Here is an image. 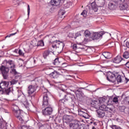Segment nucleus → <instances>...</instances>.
Wrapping results in <instances>:
<instances>
[{"label":"nucleus","instance_id":"1","mask_svg":"<svg viewBox=\"0 0 129 129\" xmlns=\"http://www.w3.org/2000/svg\"><path fill=\"white\" fill-rule=\"evenodd\" d=\"M49 92H44L43 96L42 106L45 107L42 110V114L43 115H50L53 112V107L50 104L49 97H48Z\"/></svg>","mask_w":129,"mask_h":129},{"label":"nucleus","instance_id":"2","mask_svg":"<svg viewBox=\"0 0 129 129\" xmlns=\"http://www.w3.org/2000/svg\"><path fill=\"white\" fill-rule=\"evenodd\" d=\"M58 92L59 97L62 98L59 100V102L64 103L65 101H68L70 99H71L72 102L75 101V96L74 94L67 93L64 90H59Z\"/></svg>","mask_w":129,"mask_h":129},{"label":"nucleus","instance_id":"3","mask_svg":"<svg viewBox=\"0 0 129 129\" xmlns=\"http://www.w3.org/2000/svg\"><path fill=\"white\" fill-rule=\"evenodd\" d=\"M113 109L112 108H110L109 106H106L104 104H102L99 108L96 110L97 116L98 117H100L102 118V117H104L105 116V111L106 112H109L111 113L113 111Z\"/></svg>","mask_w":129,"mask_h":129},{"label":"nucleus","instance_id":"4","mask_svg":"<svg viewBox=\"0 0 129 129\" xmlns=\"http://www.w3.org/2000/svg\"><path fill=\"white\" fill-rule=\"evenodd\" d=\"M13 113L15 117L21 121V123H23L24 121V116L22 115L21 110L19 109V107L16 105H13Z\"/></svg>","mask_w":129,"mask_h":129},{"label":"nucleus","instance_id":"5","mask_svg":"<svg viewBox=\"0 0 129 129\" xmlns=\"http://www.w3.org/2000/svg\"><path fill=\"white\" fill-rule=\"evenodd\" d=\"M49 43L52 44V48H55L57 53H61L62 52V50H63L64 46V43L62 42H60V41L58 40H55L54 41H49Z\"/></svg>","mask_w":129,"mask_h":129},{"label":"nucleus","instance_id":"6","mask_svg":"<svg viewBox=\"0 0 129 129\" xmlns=\"http://www.w3.org/2000/svg\"><path fill=\"white\" fill-rule=\"evenodd\" d=\"M7 62L8 61L7 60H4L1 68V71L4 79H8V77H9V68H7Z\"/></svg>","mask_w":129,"mask_h":129},{"label":"nucleus","instance_id":"7","mask_svg":"<svg viewBox=\"0 0 129 129\" xmlns=\"http://www.w3.org/2000/svg\"><path fill=\"white\" fill-rule=\"evenodd\" d=\"M1 94H6V95H9L11 93V89L8 88L9 86V82L6 81H2L1 82Z\"/></svg>","mask_w":129,"mask_h":129},{"label":"nucleus","instance_id":"8","mask_svg":"<svg viewBox=\"0 0 129 129\" xmlns=\"http://www.w3.org/2000/svg\"><path fill=\"white\" fill-rule=\"evenodd\" d=\"M85 88H86V87H80L77 88V89L75 90H71V91L75 92L77 99L79 100H81V99L84 97V93H83V92H82V89H85Z\"/></svg>","mask_w":129,"mask_h":129},{"label":"nucleus","instance_id":"9","mask_svg":"<svg viewBox=\"0 0 129 129\" xmlns=\"http://www.w3.org/2000/svg\"><path fill=\"white\" fill-rule=\"evenodd\" d=\"M116 76H117V73H112L111 72H108L106 75L107 80L109 81V82L114 83V82L116 81Z\"/></svg>","mask_w":129,"mask_h":129},{"label":"nucleus","instance_id":"10","mask_svg":"<svg viewBox=\"0 0 129 129\" xmlns=\"http://www.w3.org/2000/svg\"><path fill=\"white\" fill-rule=\"evenodd\" d=\"M37 90V88L35 86L29 85L27 88V93L29 97H34L35 92Z\"/></svg>","mask_w":129,"mask_h":129},{"label":"nucleus","instance_id":"11","mask_svg":"<svg viewBox=\"0 0 129 129\" xmlns=\"http://www.w3.org/2000/svg\"><path fill=\"white\" fill-rule=\"evenodd\" d=\"M104 34H105V33L104 31L93 32L91 39H92V40H99V39H102V36H103Z\"/></svg>","mask_w":129,"mask_h":129},{"label":"nucleus","instance_id":"12","mask_svg":"<svg viewBox=\"0 0 129 129\" xmlns=\"http://www.w3.org/2000/svg\"><path fill=\"white\" fill-rule=\"evenodd\" d=\"M69 126L73 129H84V126L82 125H79L78 121L75 123H70Z\"/></svg>","mask_w":129,"mask_h":129},{"label":"nucleus","instance_id":"13","mask_svg":"<svg viewBox=\"0 0 129 129\" xmlns=\"http://www.w3.org/2000/svg\"><path fill=\"white\" fill-rule=\"evenodd\" d=\"M122 61H124V59L119 55H117L112 59L113 63H114L115 64H119V63H121Z\"/></svg>","mask_w":129,"mask_h":129},{"label":"nucleus","instance_id":"14","mask_svg":"<svg viewBox=\"0 0 129 129\" xmlns=\"http://www.w3.org/2000/svg\"><path fill=\"white\" fill-rule=\"evenodd\" d=\"M62 119L63 122L68 124L73 120V116L72 115H64L63 116Z\"/></svg>","mask_w":129,"mask_h":129},{"label":"nucleus","instance_id":"15","mask_svg":"<svg viewBox=\"0 0 129 129\" xmlns=\"http://www.w3.org/2000/svg\"><path fill=\"white\" fill-rule=\"evenodd\" d=\"M65 0H51L50 2V5L51 6H54L57 7L60 5V4H64Z\"/></svg>","mask_w":129,"mask_h":129},{"label":"nucleus","instance_id":"16","mask_svg":"<svg viewBox=\"0 0 129 129\" xmlns=\"http://www.w3.org/2000/svg\"><path fill=\"white\" fill-rule=\"evenodd\" d=\"M78 112H79V115H80V116H82V117H84V118L88 119L90 117V116L89 115V114L83 111V110L79 109Z\"/></svg>","mask_w":129,"mask_h":129},{"label":"nucleus","instance_id":"17","mask_svg":"<svg viewBox=\"0 0 129 129\" xmlns=\"http://www.w3.org/2000/svg\"><path fill=\"white\" fill-rule=\"evenodd\" d=\"M47 75H49L50 77H52V78L55 79L56 78H58V77L60 76V73L56 71H54V72H52L49 74H47Z\"/></svg>","mask_w":129,"mask_h":129},{"label":"nucleus","instance_id":"18","mask_svg":"<svg viewBox=\"0 0 129 129\" xmlns=\"http://www.w3.org/2000/svg\"><path fill=\"white\" fill-rule=\"evenodd\" d=\"M92 107H94V108H96V109L98 108H100V107L101 106L100 102L99 101H92L91 103Z\"/></svg>","mask_w":129,"mask_h":129},{"label":"nucleus","instance_id":"19","mask_svg":"<svg viewBox=\"0 0 129 129\" xmlns=\"http://www.w3.org/2000/svg\"><path fill=\"white\" fill-rule=\"evenodd\" d=\"M6 65V68H8V69H10V68H11V69L12 68H15V62L12 60H9L7 61V63Z\"/></svg>","mask_w":129,"mask_h":129},{"label":"nucleus","instance_id":"20","mask_svg":"<svg viewBox=\"0 0 129 129\" xmlns=\"http://www.w3.org/2000/svg\"><path fill=\"white\" fill-rule=\"evenodd\" d=\"M119 9L121 11H127L128 10V5H127V4L123 3L120 5Z\"/></svg>","mask_w":129,"mask_h":129},{"label":"nucleus","instance_id":"21","mask_svg":"<svg viewBox=\"0 0 129 129\" xmlns=\"http://www.w3.org/2000/svg\"><path fill=\"white\" fill-rule=\"evenodd\" d=\"M1 128L2 129H8L7 127L8 126V123L4 120L3 117L1 119Z\"/></svg>","mask_w":129,"mask_h":129},{"label":"nucleus","instance_id":"22","mask_svg":"<svg viewBox=\"0 0 129 129\" xmlns=\"http://www.w3.org/2000/svg\"><path fill=\"white\" fill-rule=\"evenodd\" d=\"M81 35H82L81 32H78L77 33L75 34V36L73 35V34H70L69 35V37H70V38H74V39H76L77 37H80V36Z\"/></svg>","mask_w":129,"mask_h":129},{"label":"nucleus","instance_id":"23","mask_svg":"<svg viewBox=\"0 0 129 129\" xmlns=\"http://www.w3.org/2000/svg\"><path fill=\"white\" fill-rule=\"evenodd\" d=\"M116 8L115 4L112 2H110L108 4V9L111 11L115 10Z\"/></svg>","mask_w":129,"mask_h":129},{"label":"nucleus","instance_id":"24","mask_svg":"<svg viewBox=\"0 0 129 129\" xmlns=\"http://www.w3.org/2000/svg\"><path fill=\"white\" fill-rule=\"evenodd\" d=\"M103 56H104L106 59H110V58H111V53L108 52H105L103 53Z\"/></svg>","mask_w":129,"mask_h":129},{"label":"nucleus","instance_id":"25","mask_svg":"<svg viewBox=\"0 0 129 129\" xmlns=\"http://www.w3.org/2000/svg\"><path fill=\"white\" fill-rule=\"evenodd\" d=\"M91 6L92 9L94 12H97V11H98V8L97 7V5L95 3H92Z\"/></svg>","mask_w":129,"mask_h":129},{"label":"nucleus","instance_id":"26","mask_svg":"<svg viewBox=\"0 0 129 129\" xmlns=\"http://www.w3.org/2000/svg\"><path fill=\"white\" fill-rule=\"evenodd\" d=\"M53 65H55V66H59L60 64V61H59V58H56L53 61Z\"/></svg>","mask_w":129,"mask_h":129},{"label":"nucleus","instance_id":"27","mask_svg":"<svg viewBox=\"0 0 129 129\" xmlns=\"http://www.w3.org/2000/svg\"><path fill=\"white\" fill-rule=\"evenodd\" d=\"M49 54L50 51L49 50H45L43 53V58H44V59H46V58H47V57L49 56Z\"/></svg>","mask_w":129,"mask_h":129},{"label":"nucleus","instance_id":"28","mask_svg":"<svg viewBox=\"0 0 129 129\" xmlns=\"http://www.w3.org/2000/svg\"><path fill=\"white\" fill-rule=\"evenodd\" d=\"M73 49L74 50H77V49H81L82 50H83L84 49V47H79L78 45L76 44H74L73 45Z\"/></svg>","mask_w":129,"mask_h":129},{"label":"nucleus","instance_id":"29","mask_svg":"<svg viewBox=\"0 0 129 129\" xmlns=\"http://www.w3.org/2000/svg\"><path fill=\"white\" fill-rule=\"evenodd\" d=\"M123 57L125 59H128V58H129V52L128 51H125L123 53Z\"/></svg>","mask_w":129,"mask_h":129},{"label":"nucleus","instance_id":"30","mask_svg":"<svg viewBox=\"0 0 129 129\" xmlns=\"http://www.w3.org/2000/svg\"><path fill=\"white\" fill-rule=\"evenodd\" d=\"M116 80L117 82L120 83L121 82V76L120 75H118V74L117 73V75L116 77Z\"/></svg>","mask_w":129,"mask_h":129},{"label":"nucleus","instance_id":"31","mask_svg":"<svg viewBox=\"0 0 129 129\" xmlns=\"http://www.w3.org/2000/svg\"><path fill=\"white\" fill-rule=\"evenodd\" d=\"M110 127H111V128H112V129H121V127H120V126L116 125H113V124L111 125L110 126Z\"/></svg>","mask_w":129,"mask_h":129},{"label":"nucleus","instance_id":"32","mask_svg":"<svg viewBox=\"0 0 129 129\" xmlns=\"http://www.w3.org/2000/svg\"><path fill=\"white\" fill-rule=\"evenodd\" d=\"M91 35V33H90V31L89 30H86L84 32V36L85 37H89Z\"/></svg>","mask_w":129,"mask_h":129},{"label":"nucleus","instance_id":"33","mask_svg":"<svg viewBox=\"0 0 129 129\" xmlns=\"http://www.w3.org/2000/svg\"><path fill=\"white\" fill-rule=\"evenodd\" d=\"M42 46H44V42L43 40H40L37 42V47H42Z\"/></svg>","mask_w":129,"mask_h":129},{"label":"nucleus","instance_id":"34","mask_svg":"<svg viewBox=\"0 0 129 129\" xmlns=\"http://www.w3.org/2000/svg\"><path fill=\"white\" fill-rule=\"evenodd\" d=\"M105 100H106V98L102 97L99 99L98 101H99L100 104H101V103H103V102H105Z\"/></svg>","mask_w":129,"mask_h":129},{"label":"nucleus","instance_id":"35","mask_svg":"<svg viewBox=\"0 0 129 129\" xmlns=\"http://www.w3.org/2000/svg\"><path fill=\"white\" fill-rule=\"evenodd\" d=\"M11 73H12V74H14V75H18V74H19V73H18L15 69L11 70Z\"/></svg>","mask_w":129,"mask_h":129},{"label":"nucleus","instance_id":"36","mask_svg":"<svg viewBox=\"0 0 129 129\" xmlns=\"http://www.w3.org/2000/svg\"><path fill=\"white\" fill-rule=\"evenodd\" d=\"M81 15L83 16L84 18H86V17H87V11L84 10Z\"/></svg>","mask_w":129,"mask_h":129},{"label":"nucleus","instance_id":"37","mask_svg":"<svg viewBox=\"0 0 129 129\" xmlns=\"http://www.w3.org/2000/svg\"><path fill=\"white\" fill-rule=\"evenodd\" d=\"M23 105L27 108V109H29V102H28L27 101L24 102Z\"/></svg>","mask_w":129,"mask_h":129},{"label":"nucleus","instance_id":"38","mask_svg":"<svg viewBox=\"0 0 129 129\" xmlns=\"http://www.w3.org/2000/svg\"><path fill=\"white\" fill-rule=\"evenodd\" d=\"M112 101L117 104L118 102V98L116 97H115L113 98Z\"/></svg>","mask_w":129,"mask_h":129},{"label":"nucleus","instance_id":"39","mask_svg":"<svg viewBox=\"0 0 129 129\" xmlns=\"http://www.w3.org/2000/svg\"><path fill=\"white\" fill-rule=\"evenodd\" d=\"M31 11V9H30V5H27V16L29 18V17H30V11Z\"/></svg>","mask_w":129,"mask_h":129},{"label":"nucleus","instance_id":"40","mask_svg":"<svg viewBox=\"0 0 129 129\" xmlns=\"http://www.w3.org/2000/svg\"><path fill=\"white\" fill-rule=\"evenodd\" d=\"M17 33H19V30H17V32L14 33L10 34L9 35H7L6 38H10V37H12V36H15L16 34H17Z\"/></svg>","mask_w":129,"mask_h":129},{"label":"nucleus","instance_id":"41","mask_svg":"<svg viewBox=\"0 0 129 129\" xmlns=\"http://www.w3.org/2000/svg\"><path fill=\"white\" fill-rule=\"evenodd\" d=\"M38 41L35 40L32 41L31 45L33 46V47H36V46H37Z\"/></svg>","mask_w":129,"mask_h":129},{"label":"nucleus","instance_id":"42","mask_svg":"<svg viewBox=\"0 0 129 129\" xmlns=\"http://www.w3.org/2000/svg\"><path fill=\"white\" fill-rule=\"evenodd\" d=\"M11 83L12 85H14L15 84H17V83H18V80H13L11 82Z\"/></svg>","mask_w":129,"mask_h":129},{"label":"nucleus","instance_id":"43","mask_svg":"<svg viewBox=\"0 0 129 129\" xmlns=\"http://www.w3.org/2000/svg\"><path fill=\"white\" fill-rule=\"evenodd\" d=\"M18 54H19V55H20L21 56H24V52H23V51H22V50L19 49Z\"/></svg>","mask_w":129,"mask_h":129},{"label":"nucleus","instance_id":"44","mask_svg":"<svg viewBox=\"0 0 129 129\" xmlns=\"http://www.w3.org/2000/svg\"><path fill=\"white\" fill-rule=\"evenodd\" d=\"M91 123H92V125H94V126H96V125H97V123L96 122H91Z\"/></svg>","mask_w":129,"mask_h":129},{"label":"nucleus","instance_id":"45","mask_svg":"<svg viewBox=\"0 0 129 129\" xmlns=\"http://www.w3.org/2000/svg\"><path fill=\"white\" fill-rule=\"evenodd\" d=\"M59 13L60 15H61V16H64V15H65V12H64V11H60Z\"/></svg>","mask_w":129,"mask_h":129},{"label":"nucleus","instance_id":"46","mask_svg":"<svg viewBox=\"0 0 129 129\" xmlns=\"http://www.w3.org/2000/svg\"><path fill=\"white\" fill-rule=\"evenodd\" d=\"M125 46L127 48H129V42L128 41H126L125 42Z\"/></svg>","mask_w":129,"mask_h":129},{"label":"nucleus","instance_id":"47","mask_svg":"<svg viewBox=\"0 0 129 129\" xmlns=\"http://www.w3.org/2000/svg\"><path fill=\"white\" fill-rule=\"evenodd\" d=\"M125 65L127 68L129 69V61L125 63Z\"/></svg>","mask_w":129,"mask_h":129},{"label":"nucleus","instance_id":"48","mask_svg":"<svg viewBox=\"0 0 129 129\" xmlns=\"http://www.w3.org/2000/svg\"><path fill=\"white\" fill-rule=\"evenodd\" d=\"M14 53H16V54H19V49H15V50L14 51Z\"/></svg>","mask_w":129,"mask_h":129},{"label":"nucleus","instance_id":"49","mask_svg":"<svg viewBox=\"0 0 129 129\" xmlns=\"http://www.w3.org/2000/svg\"><path fill=\"white\" fill-rule=\"evenodd\" d=\"M77 45L79 47V46H82L83 45H82V43H78Z\"/></svg>","mask_w":129,"mask_h":129},{"label":"nucleus","instance_id":"50","mask_svg":"<svg viewBox=\"0 0 129 129\" xmlns=\"http://www.w3.org/2000/svg\"><path fill=\"white\" fill-rule=\"evenodd\" d=\"M125 79L126 80L125 83H127V82H128V81H129V79H127L126 78H125Z\"/></svg>","mask_w":129,"mask_h":129},{"label":"nucleus","instance_id":"51","mask_svg":"<svg viewBox=\"0 0 129 129\" xmlns=\"http://www.w3.org/2000/svg\"><path fill=\"white\" fill-rule=\"evenodd\" d=\"M95 126H93L92 127V129H96V128H95Z\"/></svg>","mask_w":129,"mask_h":129},{"label":"nucleus","instance_id":"52","mask_svg":"<svg viewBox=\"0 0 129 129\" xmlns=\"http://www.w3.org/2000/svg\"><path fill=\"white\" fill-rule=\"evenodd\" d=\"M119 2H121L122 3H123L124 2V0H119Z\"/></svg>","mask_w":129,"mask_h":129},{"label":"nucleus","instance_id":"53","mask_svg":"<svg viewBox=\"0 0 129 129\" xmlns=\"http://www.w3.org/2000/svg\"><path fill=\"white\" fill-rule=\"evenodd\" d=\"M79 48H83V45L81 46H79Z\"/></svg>","mask_w":129,"mask_h":129},{"label":"nucleus","instance_id":"54","mask_svg":"<svg viewBox=\"0 0 129 129\" xmlns=\"http://www.w3.org/2000/svg\"><path fill=\"white\" fill-rule=\"evenodd\" d=\"M67 5H69V4L67 3V4H65V7H66V6H67Z\"/></svg>","mask_w":129,"mask_h":129},{"label":"nucleus","instance_id":"55","mask_svg":"<svg viewBox=\"0 0 129 129\" xmlns=\"http://www.w3.org/2000/svg\"><path fill=\"white\" fill-rule=\"evenodd\" d=\"M75 56H77L78 57V55H77V54H75Z\"/></svg>","mask_w":129,"mask_h":129},{"label":"nucleus","instance_id":"56","mask_svg":"<svg viewBox=\"0 0 129 129\" xmlns=\"http://www.w3.org/2000/svg\"><path fill=\"white\" fill-rule=\"evenodd\" d=\"M43 126H41L40 128H43Z\"/></svg>","mask_w":129,"mask_h":129},{"label":"nucleus","instance_id":"57","mask_svg":"<svg viewBox=\"0 0 129 129\" xmlns=\"http://www.w3.org/2000/svg\"><path fill=\"white\" fill-rule=\"evenodd\" d=\"M69 7H70L69 6H67V8H69Z\"/></svg>","mask_w":129,"mask_h":129},{"label":"nucleus","instance_id":"58","mask_svg":"<svg viewBox=\"0 0 129 129\" xmlns=\"http://www.w3.org/2000/svg\"><path fill=\"white\" fill-rule=\"evenodd\" d=\"M48 72H50V70H48Z\"/></svg>","mask_w":129,"mask_h":129},{"label":"nucleus","instance_id":"59","mask_svg":"<svg viewBox=\"0 0 129 129\" xmlns=\"http://www.w3.org/2000/svg\"><path fill=\"white\" fill-rule=\"evenodd\" d=\"M128 104H129V101H127Z\"/></svg>","mask_w":129,"mask_h":129},{"label":"nucleus","instance_id":"60","mask_svg":"<svg viewBox=\"0 0 129 129\" xmlns=\"http://www.w3.org/2000/svg\"><path fill=\"white\" fill-rule=\"evenodd\" d=\"M52 38H54V36H51Z\"/></svg>","mask_w":129,"mask_h":129},{"label":"nucleus","instance_id":"61","mask_svg":"<svg viewBox=\"0 0 129 129\" xmlns=\"http://www.w3.org/2000/svg\"><path fill=\"white\" fill-rule=\"evenodd\" d=\"M5 99V100H7V99Z\"/></svg>","mask_w":129,"mask_h":129},{"label":"nucleus","instance_id":"62","mask_svg":"<svg viewBox=\"0 0 129 129\" xmlns=\"http://www.w3.org/2000/svg\"><path fill=\"white\" fill-rule=\"evenodd\" d=\"M86 87H88V86H87Z\"/></svg>","mask_w":129,"mask_h":129},{"label":"nucleus","instance_id":"63","mask_svg":"<svg viewBox=\"0 0 129 129\" xmlns=\"http://www.w3.org/2000/svg\"><path fill=\"white\" fill-rule=\"evenodd\" d=\"M85 84H87V83H85Z\"/></svg>","mask_w":129,"mask_h":129},{"label":"nucleus","instance_id":"64","mask_svg":"<svg viewBox=\"0 0 129 129\" xmlns=\"http://www.w3.org/2000/svg\"><path fill=\"white\" fill-rule=\"evenodd\" d=\"M34 63H35V60H34Z\"/></svg>","mask_w":129,"mask_h":129}]
</instances>
